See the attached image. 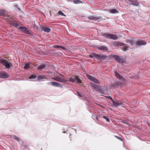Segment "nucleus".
<instances>
[{"mask_svg":"<svg viewBox=\"0 0 150 150\" xmlns=\"http://www.w3.org/2000/svg\"><path fill=\"white\" fill-rule=\"evenodd\" d=\"M11 138L15 140H16L18 142H21V140L19 137H17L15 135H13L11 136Z\"/></svg>","mask_w":150,"mask_h":150,"instance_id":"nucleus-18","label":"nucleus"},{"mask_svg":"<svg viewBox=\"0 0 150 150\" xmlns=\"http://www.w3.org/2000/svg\"><path fill=\"white\" fill-rule=\"evenodd\" d=\"M77 94H78V95L79 96H80V97H82V96L81 95V94L80 93H79V92H77Z\"/></svg>","mask_w":150,"mask_h":150,"instance_id":"nucleus-38","label":"nucleus"},{"mask_svg":"<svg viewBox=\"0 0 150 150\" xmlns=\"http://www.w3.org/2000/svg\"><path fill=\"white\" fill-rule=\"evenodd\" d=\"M94 56L96 59L100 60H103L105 59L108 57L104 55H98L96 54H94Z\"/></svg>","mask_w":150,"mask_h":150,"instance_id":"nucleus-6","label":"nucleus"},{"mask_svg":"<svg viewBox=\"0 0 150 150\" xmlns=\"http://www.w3.org/2000/svg\"><path fill=\"white\" fill-rule=\"evenodd\" d=\"M19 28L24 33L27 34H30V29L24 27H20Z\"/></svg>","mask_w":150,"mask_h":150,"instance_id":"nucleus-7","label":"nucleus"},{"mask_svg":"<svg viewBox=\"0 0 150 150\" xmlns=\"http://www.w3.org/2000/svg\"><path fill=\"white\" fill-rule=\"evenodd\" d=\"M98 49L102 50H106L107 51L108 50L107 47L105 46H101L99 47Z\"/></svg>","mask_w":150,"mask_h":150,"instance_id":"nucleus-16","label":"nucleus"},{"mask_svg":"<svg viewBox=\"0 0 150 150\" xmlns=\"http://www.w3.org/2000/svg\"><path fill=\"white\" fill-rule=\"evenodd\" d=\"M95 53H93V54L92 55H90L89 56V57H90V58H92L93 57H94V54Z\"/></svg>","mask_w":150,"mask_h":150,"instance_id":"nucleus-36","label":"nucleus"},{"mask_svg":"<svg viewBox=\"0 0 150 150\" xmlns=\"http://www.w3.org/2000/svg\"><path fill=\"white\" fill-rule=\"evenodd\" d=\"M115 137L116 138H117V139H118L119 140H120V141H122V142L123 141V139L119 137H118L117 136H115Z\"/></svg>","mask_w":150,"mask_h":150,"instance_id":"nucleus-31","label":"nucleus"},{"mask_svg":"<svg viewBox=\"0 0 150 150\" xmlns=\"http://www.w3.org/2000/svg\"><path fill=\"white\" fill-rule=\"evenodd\" d=\"M41 30L42 31H44L47 33H49L51 31V29L47 26H41Z\"/></svg>","mask_w":150,"mask_h":150,"instance_id":"nucleus-11","label":"nucleus"},{"mask_svg":"<svg viewBox=\"0 0 150 150\" xmlns=\"http://www.w3.org/2000/svg\"><path fill=\"white\" fill-rule=\"evenodd\" d=\"M0 63L8 69H10L12 66V64L6 60H0Z\"/></svg>","mask_w":150,"mask_h":150,"instance_id":"nucleus-1","label":"nucleus"},{"mask_svg":"<svg viewBox=\"0 0 150 150\" xmlns=\"http://www.w3.org/2000/svg\"><path fill=\"white\" fill-rule=\"evenodd\" d=\"M113 45L115 47H117L119 46H124L125 44L120 42H113Z\"/></svg>","mask_w":150,"mask_h":150,"instance_id":"nucleus-9","label":"nucleus"},{"mask_svg":"<svg viewBox=\"0 0 150 150\" xmlns=\"http://www.w3.org/2000/svg\"><path fill=\"white\" fill-rule=\"evenodd\" d=\"M76 80L77 83H81L82 81L79 79V77L77 76H76Z\"/></svg>","mask_w":150,"mask_h":150,"instance_id":"nucleus-23","label":"nucleus"},{"mask_svg":"<svg viewBox=\"0 0 150 150\" xmlns=\"http://www.w3.org/2000/svg\"><path fill=\"white\" fill-rule=\"evenodd\" d=\"M123 49L124 51H126V50H128V47L127 46L124 47L123 48Z\"/></svg>","mask_w":150,"mask_h":150,"instance_id":"nucleus-34","label":"nucleus"},{"mask_svg":"<svg viewBox=\"0 0 150 150\" xmlns=\"http://www.w3.org/2000/svg\"><path fill=\"white\" fill-rule=\"evenodd\" d=\"M45 78V76H41L38 77V79L39 80H41Z\"/></svg>","mask_w":150,"mask_h":150,"instance_id":"nucleus-29","label":"nucleus"},{"mask_svg":"<svg viewBox=\"0 0 150 150\" xmlns=\"http://www.w3.org/2000/svg\"><path fill=\"white\" fill-rule=\"evenodd\" d=\"M103 118L105 119L106 121H107V122H109V121H110V120L107 117H106V116H103Z\"/></svg>","mask_w":150,"mask_h":150,"instance_id":"nucleus-30","label":"nucleus"},{"mask_svg":"<svg viewBox=\"0 0 150 150\" xmlns=\"http://www.w3.org/2000/svg\"><path fill=\"white\" fill-rule=\"evenodd\" d=\"M115 75L117 78H119L120 80H122L123 81H125V79L123 78L121 75L119 74L117 72H115Z\"/></svg>","mask_w":150,"mask_h":150,"instance_id":"nucleus-12","label":"nucleus"},{"mask_svg":"<svg viewBox=\"0 0 150 150\" xmlns=\"http://www.w3.org/2000/svg\"><path fill=\"white\" fill-rule=\"evenodd\" d=\"M108 98H109V99H110L112 101V102H113V100L111 96H108Z\"/></svg>","mask_w":150,"mask_h":150,"instance_id":"nucleus-35","label":"nucleus"},{"mask_svg":"<svg viewBox=\"0 0 150 150\" xmlns=\"http://www.w3.org/2000/svg\"><path fill=\"white\" fill-rule=\"evenodd\" d=\"M12 25L16 28L18 27L19 25V24L17 23H13Z\"/></svg>","mask_w":150,"mask_h":150,"instance_id":"nucleus-28","label":"nucleus"},{"mask_svg":"<svg viewBox=\"0 0 150 150\" xmlns=\"http://www.w3.org/2000/svg\"><path fill=\"white\" fill-rule=\"evenodd\" d=\"M81 2V1L80 0H75L74 1V3L75 4H79Z\"/></svg>","mask_w":150,"mask_h":150,"instance_id":"nucleus-27","label":"nucleus"},{"mask_svg":"<svg viewBox=\"0 0 150 150\" xmlns=\"http://www.w3.org/2000/svg\"><path fill=\"white\" fill-rule=\"evenodd\" d=\"M137 44L138 45H145L146 44V42L143 40H138L137 42Z\"/></svg>","mask_w":150,"mask_h":150,"instance_id":"nucleus-15","label":"nucleus"},{"mask_svg":"<svg viewBox=\"0 0 150 150\" xmlns=\"http://www.w3.org/2000/svg\"><path fill=\"white\" fill-rule=\"evenodd\" d=\"M58 14L59 15H61L62 16H66V15H65L61 11H59L58 13Z\"/></svg>","mask_w":150,"mask_h":150,"instance_id":"nucleus-25","label":"nucleus"},{"mask_svg":"<svg viewBox=\"0 0 150 150\" xmlns=\"http://www.w3.org/2000/svg\"><path fill=\"white\" fill-rule=\"evenodd\" d=\"M92 86L96 89H98L99 88V86L95 84H92Z\"/></svg>","mask_w":150,"mask_h":150,"instance_id":"nucleus-24","label":"nucleus"},{"mask_svg":"<svg viewBox=\"0 0 150 150\" xmlns=\"http://www.w3.org/2000/svg\"><path fill=\"white\" fill-rule=\"evenodd\" d=\"M111 57L114 58L115 60L119 62L122 63L125 62L124 59L120 56L115 55H112Z\"/></svg>","mask_w":150,"mask_h":150,"instance_id":"nucleus-2","label":"nucleus"},{"mask_svg":"<svg viewBox=\"0 0 150 150\" xmlns=\"http://www.w3.org/2000/svg\"><path fill=\"white\" fill-rule=\"evenodd\" d=\"M61 76H62V77H64V76H63L61 74H59Z\"/></svg>","mask_w":150,"mask_h":150,"instance_id":"nucleus-39","label":"nucleus"},{"mask_svg":"<svg viewBox=\"0 0 150 150\" xmlns=\"http://www.w3.org/2000/svg\"><path fill=\"white\" fill-rule=\"evenodd\" d=\"M60 49H62V50H65L66 49L64 47H62V46H60Z\"/></svg>","mask_w":150,"mask_h":150,"instance_id":"nucleus-37","label":"nucleus"},{"mask_svg":"<svg viewBox=\"0 0 150 150\" xmlns=\"http://www.w3.org/2000/svg\"><path fill=\"white\" fill-rule=\"evenodd\" d=\"M88 18L91 20L96 21L99 19L100 18L98 17L95 16H91L89 17Z\"/></svg>","mask_w":150,"mask_h":150,"instance_id":"nucleus-14","label":"nucleus"},{"mask_svg":"<svg viewBox=\"0 0 150 150\" xmlns=\"http://www.w3.org/2000/svg\"><path fill=\"white\" fill-rule=\"evenodd\" d=\"M36 77V76L35 75H31L29 77L30 79H35Z\"/></svg>","mask_w":150,"mask_h":150,"instance_id":"nucleus-32","label":"nucleus"},{"mask_svg":"<svg viewBox=\"0 0 150 150\" xmlns=\"http://www.w3.org/2000/svg\"><path fill=\"white\" fill-rule=\"evenodd\" d=\"M125 1L127 3L135 6H138L139 5V2L135 0H125Z\"/></svg>","mask_w":150,"mask_h":150,"instance_id":"nucleus-5","label":"nucleus"},{"mask_svg":"<svg viewBox=\"0 0 150 150\" xmlns=\"http://www.w3.org/2000/svg\"><path fill=\"white\" fill-rule=\"evenodd\" d=\"M60 46L59 45H54L53 46V47L56 49H60Z\"/></svg>","mask_w":150,"mask_h":150,"instance_id":"nucleus-33","label":"nucleus"},{"mask_svg":"<svg viewBox=\"0 0 150 150\" xmlns=\"http://www.w3.org/2000/svg\"><path fill=\"white\" fill-rule=\"evenodd\" d=\"M30 65L29 64H26L24 66V68L26 69H28L29 68Z\"/></svg>","mask_w":150,"mask_h":150,"instance_id":"nucleus-26","label":"nucleus"},{"mask_svg":"<svg viewBox=\"0 0 150 150\" xmlns=\"http://www.w3.org/2000/svg\"><path fill=\"white\" fill-rule=\"evenodd\" d=\"M6 11L4 9L0 10V16H6Z\"/></svg>","mask_w":150,"mask_h":150,"instance_id":"nucleus-19","label":"nucleus"},{"mask_svg":"<svg viewBox=\"0 0 150 150\" xmlns=\"http://www.w3.org/2000/svg\"><path fill=\"white\" fill-rule=\"evenodd\" d=\"M113 104V105L115 107H117L119 105L121 104L120 102H118L116 101H115L113 100V102H112Z\"/></svg>","mask_w":150,"mask_h":150,"instance_id":"nucleus-20","label":"nucleus"},{"mask_svg":"<svg viewBox=\"0 0 150 150\" xmlns=\"http://www.w3.org/2000/svg\"><path fill=\"white\" fill-rule=\"evenodd\" d=\"M86 75L88 79L91 81L96 83L98 84L100 83V82L97 79H96L94 77H93L88 74H86Z\"/></svg>","mask_w":150,"mask_h":150,"instance_id":"nucleus-4","label":"nucleus"},{"mask_svg":"<svg viewBox=\"0 0 150 150\" xmlns=\"http://www.w3.org/2000/svg\"><path fill=\"white\" fill-rule=\"evenodd\" d=\"M53 79L55 81L61 82H64L67 81V80L64 79H61L59 77L57 76L53 78Z\"/></svg>","mask_w":150,"mask_h":150,"instance_id":"nucleus-8","label":"nucleus"},{"mask_svg":"<svg viewBox=\"0 0 150 150\" xmlns=\"http://www.w3.org/2000/svg\"><path fill=\"white\" fill-rule=\"evenodd\" d=\"M45 66L44 64L40 65L38 68L39 70H42L43 69H45Z\"/></svg>","mask_w":150,"mask_h":150,"instance_id":"nucleus-21","label":"nucleus"},{"mask_svg":"<svg viewBox=\"0 0 150 150\" xmlns=\"http://www.w3.org/2000/svg\"><path fill=\"white\" fill-rule=\"evenodd\" d=\"M104 35L106 38H110L112 39L116 40L118 39L117 36L115 35L112 34H104Z\"/></svg>","mask_w":150,"mask_h":150,"instance_id":"nucleus-3","label":"nucleus"},{"mask_svg":"<svg viewBox=\"0 0 150 150\" xmlns=\"http://www.w3.org/2000/svg\"><path fill=\"white\" fill-rule=\"evenodd\" d=\"M110 12L112 13H118V11L115 9H112L108 10Z\"/></svg>","mask_w":150,"mask_h":150,"instance_id":"nucleus-17","label":"nucleus"},{"mask_svg":"<svg viewBox=\"0 0 150 150\" xmlns=\"http://www.w3.org/2000/svg\"><path fill=\"white\" fill-rule=\"evenodd\" d=\"M76 76L74 77H71L69 78V81L71 82H74L76 81Z\"/></svg>","mask_w":150,"mask_h":150,"instance_id":"nucleus-22","label":"nucleus"},{"mask_svg":"<svg viewBox=\"0 0 150 150\" xmlns=\"http://www.w3.org/2000/svg\"><path fill=\"white\" fill-rule=\"evenodd\" d=\"M8 75L6 73L2 72H0V78L6 79L8 77Z\"/></svg>","mask_w":150,"mask_h":150,"instance_id":"nucleus-10","label":"nucleus"},{"mask_svg":"<svg viewBox=\"0 0 150 150\" xmlns=\"http://www.w3.org/2000/svg\"><path fill=\"white\" fill-rule=\"evenodd\" d=\"M48 84H51L52 86L57 87H62V86L59 83L56 82H50Z\"/></svg>","mask_w":150,"mask_h":150,"instance_id":"nucleus-13","label":"nucleus"}]
</instances>
